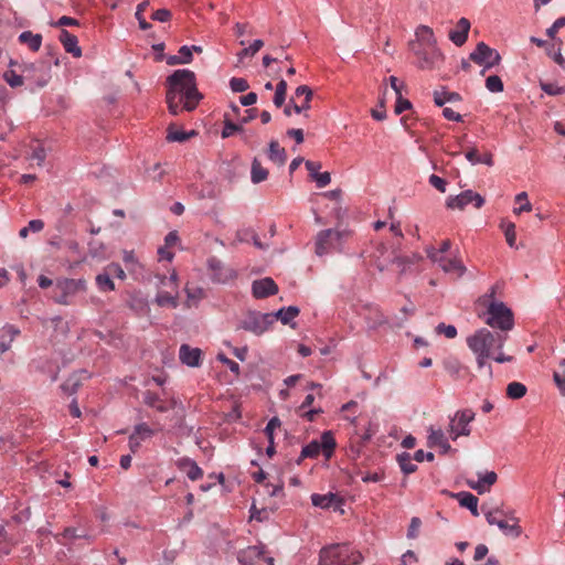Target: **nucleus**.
<instances>
[{
  "mask_svg": "<svg viewBox=\"0 0 565 565\" xmlns=\"http://www.w3.org/2000/svg\"><path fill=\"white\" fill-rule=\"evenodd\" d=\"M500 227L504 232L508 245L514 247L516 242L515 224L510 221H502Z\"/></svg>",
  "mask_w": 565,
  "mask_h": 565,
  "instance_id": "37998d69",
  "label": "nucleus"
},
{
  "mask_svg": "<svg viewBox=\"0 0 565 565\" xmlns=\"http://www.w3.org/2000/svg\"><path fill=\"white\" fill-rule=\"evenodd\" d=\"M476 414L470 408L457 411L450 417L447 433L452 440H457L461 436L471 434L470 423L475 420Z\"/></svg>",
  "mask_w": 565,
  "mask_h": 565,
  "instance_id": "6e6552de",
  "label": "nucleus"
},
{
  "mask_svg": "<svg viewBox=\"0 0 565 565\" xmlns=\"http://www.w3.org/2000/svg\"><path fill=\"white\" fill-rule=\"evenodd\" d=\"M553 377L561 394L565 396V359L559 362L558 370L554 372Z\"/></svg>",
  "mask_w": 565,
  "mask_h": 565,
  "instance_id": "c03bdc74",
  "label": "nucleus"
},
{
  "mask_svg": "<svg viewBox=\"0 0 565 565\" xmlns=\"http://www.w3.org/2000/svg\"><path fill=\"white\" fill-rule=\"evenodd\" d=\"M470 25L471 24L468 19H466V18L459 19V21L457 22L456 29L451 30L449 32L450 41L457 46L463 45L468 39Z\"/></svg>",
  "mask_w": 565,
  "mask_h": 565,
  "instance_id": "5701e85b",
  "label": "nucleus"
},
{
  "mask_svg": "<svg viewBox=\"0 0 565 565\" xmlns=\"http://www.w3.org/2000/svg\"><path fill=\"white\" fill-rule=\"evenodd\" d=\"M414 457L408 452H402L396 456L398 466L404 475H411L417 470V466L413 463Z\"/></svg>",
  "mask_w": 565,
  "mask_h": 565,
  "instance_id": "c9c22d12",
  "label": "nucleus"
},
{
  "mask_svg": "<svg viewBox=\"0 0 565 565\" xmlns=\"http://www.w3.org/2000/svg\"><path fill=\"white\" fill-rule=\"evenodd\" d=\"M428 433L429 434H428V438H427V445L430 448L438 447L444 441L447 440V437L445 436V433L440 428L435 429L431 426V427H429Z\"/></svg>",
  "mask_w": 565,
  "mask_h": 565,
  "instance_id": "ea45409f",
  "label": "nucleus"
},
{
  "mask_svg": "<svg viewBox=\"0 0 565 565\" xmlns=\"http://www.w3.org/2000/svg\"><path fill=\"white\" fill-rule=\"evenodd\" d=\"M508 335L495 333L487 328H481L467 338V345L476 355L479 370L487 367L488 376H493L492 367L488 360L492 358V351H500L504 347Z\"/></svg>",
  "mask_w": 565,
  "mask_h": 565,
  "instance_id": "f03ea898",
  "label": "nucleus"
},
{
  "mask_svg": "<svg viewBox=\"0 0 565 565\" xmlns=\"http://www.w3.org/2000/svg\"><path fill=\"white\" fill-rule=\"evenodd\" d=\"M498 475L494 471H488L480 476L478 480H468L467 484L470 489L483 494L490 491V488L497 482Z\"/></svg>",
  "mask_w": 565,
  "mask_h": 565,
  "instance_id": "412c9836",
  "label": "nucleus"
},
{
  "mask_svg": "<svg viewBox=\"0 0 565 565\" xmlns=\"http://www.w3.org/2000/svg\"><path fill=\"white\" fill-rule=\"evenodd\" d=\"M469 58L476 64L483 66L481 74L500 64L501 56L499 52L491 49L484 42H479L476 49L470 53Z\"/></svg>",
  "mask_w": 565,
  "mask_h": 565,
  "instance_id": "9b49d317",
  "label": "nucleus"
},
{
  "mask_svg": "<svg viewBox=\"0 0 565 565\" xmlns=\"http://www.w3.org/2000/svg\"><path fill=\"white\" fill-rule=\"evenodd\" d=\"M58 40L67 53L77 58L82 56V49L78 45V39L76 35L63 29L60 33Z\"/></svg>",
  "mask_w": 565,
  "mask_h": 565,
  "instance_id": "b1692460",
  "label": "nucleus"
},
{
  "mask_svg": "<svg viewBox=\"0 0 565 565\" xmlns=\"http://www.w3.org/2000/svg\"><path fill=\"white\" fill-rule=\"evenodd\" d=\"M252 292L256 299L267 298L278 292V286L271 278L255 280L252 285Z\"/></svg>",
  "mask_w": 565,
  "mask_h": 565,
  "instance_id": "aec40b11",
  "label": "nucleus"
},
{
  "mask_svg": "<svg viewBox=\"0 0 565 565\" xmlns=\"http://www.w3.org/2000/svg\"><path fill=\"white\" fill-rule=\"evenodd\" d=\"M483 514L488 524L497 525L504 535L514 539L521 536L522 529L519 524L520 520L512 510H504L502 508H486L482 507Z\"/></svg>",
  "mask_w": 565,
  "mask_h": 565,
  "instance_id": "20e7f679",
  "label": "nucleus"
},
{
  "mask_svg": "<svg viewBox=\"0 0 565 565\" xmlns=\"http://www.w3.org/2000/svg\"><path fill=\"white\" fill-rule=\"evenodd\" d=\"M242 565H274V558L269 556L264 546H248L239 551L237 556Z\"/></svg>",
  "mask_w": 565,
  "mask_h": 565,
  "instance_id": "f8f14e48",
  "label": "nucleus"
},
{
  "mask_svg": "<svg viewBox=\"0 0 565 565\" xmlns=\"http://www.w3.org/2000/svg\"><path fill=\"white\" fill-rule=\"evenodd\" d=\"M87 289V282L85 279H72V278H61L55 282V290L58 292L54 297V301L58 305L68 306L73 302V298L85 292Z\"/></svg>",
  "mask_w": 565,
  "mask_h": 565,
  "instance_id": "0eeeda50",
  "label": "nucleus"
},
{
  "mask_svg": "<svg viewBox=\"0 0 565 565\" xmlns=\"http://www.w3.org/2000/svg\"><path fill=\"white\" fill-rule=\"evenodd\" d=\"M230 87L234 93H243L249 88L248 82L243 77H232Z\"/></svg>",
  "mask_w": 565,
  "mask_h": 565,
  "instance_id": "5fc2aeb1",
  "label": "nucleus"
},
{
  "mask_svg": "<svg viewBox=\"0 0 565 565\" xmlns=\"http://www.w3.org/2000/svg\"><path fill=\"white\" fill-rule=\"evenodd\" d=\"M312 505L320 509H330L339 510L343 512L342 505L344 503L343 499L335 493L329 492L326 494L313 493L311 495Z\"/></svg>",
  "mask_w": 565,
  "mask_h": 565,
  "instance_id": "6ab92c4d",
  "label": "nucleus"
},
{
  "mask_svg": "<svg viewBox=\"0 0 565 565\" xmlns=\"http://www.w3.org/2000/svg\"><path fill=\"white\" fill-rule=\"evenodd\" d=\"M438 333H444L446 338L454 339L457 335V329L452 324L439 323L436 328Z\"/></svg>",
  "mask_w": 565,
  "mask_h": 565,
  "instance_id": "052dcab7",
  "label": "nucleus"
},
{
  "mask_svg": "<svg viewBox=\"0 0 565 565\" xmlns=\"http://www.w3.org/2000/svg\"><path fill=\"white\" fill-rule=\"evenodd\" d=\"M409 45L411 50L417 56V66L422 70H434L444 61V54L437 46Z\"/></svg>",
  "mask_w": 565,
  "mask_h": 565,
  "instance_id": "9d476101",
  "label": "nucleus"
},
{
  "mask_svg": "<svg viewBox=\"0 0 565 565\" xmlns=\"http://www.w3.org/2000/svg\"><path fill=\"white\" fill-rule=\"evenodd\" d=\"M242 129H243L242 124H235V122L231 121L230 119H225L221 136H222V138L225 139V138L233 136L235 132L241 134Z\"/></svg>",
  "mask_w": 565,
  "mask_h": 565,
  "instance_id": "603ef678",
  "label": "nucleus"
},
{
  "mask_svg": "<svg viewBox=\"0 0 565 565\" xmlns=\"http://www.w3.org/2000/svg\"><path fill=\"white\" fill-rule=\"evenodd\" d=\"M300 310L296 306L282 307L277 312H270L274 316V322L280 320L282 324H290L299 315Z\"/></svg>",
  "mask_w": 565,
  "mask_h": 565,
  "instance_id": "7c9ffc66",
  "label": "nucleus"
},
{
  "mask_svg": "<svg viewBox=\"0 0 565 565\" xmlns=\"http://www.w3.org/2000/svg\"><path fill=\"white\" fill-rule=\"evenodd\" d=\"M167 86L166 102L171 115L194 110L203 98L196 87L195 74L190 70L174 71L167 77Z\"/></svg>",
  "mask_w": 565,
  "mask_h": 565,
  "instance_id": "f257e3e1",
  "label": "nucleus"
},
{
  "mask_svg": "<svg viewBox=\"0 0 565 565\" xmlns=\"http://www.w3.org/2000/svg\"><path fill=\"white\" fill-rule=\"evenodd\" d=\"M394 254L395 250L390 249L384 243H379L371 255V260L377 270L383 273L394 258Z\"/></svg>",
  "mask_w": 565,
  "mask_h": 565,
  "instance_id": "a211bd4d",
  "label": "nucleus"
},
{
  "mask_svg": "<svg viewBox=\"0 0 565 565\" xmlns=\"http://www.w3.org/2000/svg\"><path fill=\"white\" fill-rule=\"evenodd\" d=\"M264 45L263 40H254L253 43L243 49L238 54L237 57L239 61H242L247 55H255Z\"/></svg>",
  "mask_w": 565,
  "mask_h": 565,
  "instance_id": "864d4df0",
  "label": "nucleus"
},
{
  "mask_svg": "<svg viewBox=\"0 0 565 565\" xmlns=\"http://www.w3.org/2000/svg\"><path fill=\"white\" fill-rule=\"evenodd\" d=\"M461 96L456 92H448L445 87L441 90L434 92V103L443 107L447 102H461Z\"/></svg>",
  "mask_w": 565,
  "mask_h": 565,
  "instance_id": "f704fd0d",
  "label": "nucleus"
},
{
  "mask_svg": "<svg viewBox=\"0 0 565 565\" xmlns=\"http://www.w3.org/2000/svg\"><path fill=\"white\" fill-rule=\"evenodd\" d=\"M416 41L411 44L420 46H437L433 29L427 25H419L416 30Z\"/></svg>",
  "mask_w": 565,
  "mask_h": 565,
  "instance_id": "cd10ccee",
  "label": "nucleus"
},
{
  "mask_svg": "<svg viewBox=\"0 0 565 565\" xmlns=\"http://www.w3.org/2000/svg\"><path fill=\"white\" fill-rule=\"evenodd\" d=\"M268 170L263 167L258 158H254L250 167V180L254 184H258L268 178Z\"/></svg>",
  "mask_w": 565,
  "mask_h": 565,
  "instance_id": "72a5a7b5",
  "label": "nucleus"
},
{
  "mask_svg": "<svg viewBox=\"0 0 565 565\" xmlns=\"http://www.w3.org/2000/svg\"><path fill=\"white\" fill-rule=\"evenodd\" d=\"M455 498L458 500L459 504L463 508H467L472 515L478 516V498L467 491H461L455 494Z\"/></svg>",
  "mask_w": 565,
  "mask_h": 565,
  "instance_id": "c85d7f7f",
  "label": "nucleus"
},
{
  "mask_svg": "<svg viewBox=\"0 0 565 565\" xmlns=\"http://www.w3.org/2000/svg\"><path fill=\"white\" fill-rule=\"evenodd\" d=\"M515 202L520 203L519 207H514L513 212L515 214H520L522 212H531L532 211V204L529 201L527 193L521 192L516 194Z\"/></svg>",
  "mask_w": 565,
  "mask_h": 565,
  "instance_id": "8fccbe9b",
  "label": "nucleus"
},
{
  "mask_svg": "<svg viewBox=\"0 0 565 565\" xmlns=\"http://www.w3.org/2000/svg\"><path fill=\"white\" fill-rule=\"evenodd\" d=\"M281 425L280 420L278 417H273L271 419H269V422L267 423L266 427H265V434L268 438V441H273L274 439V430L279 427Z\"/></svg>",
  "mask_w": 565,
  "mask_h": 565,
  "instance_id": "680f3d73",
  "label": "nucleus"
},
{
  "mask_svg": "<svg viewBox=\"0 0 565 565\" xmlns=\"http://www.w3.org/2000/svg\"><path fill=\"white\" fill-rule=\"evenodd\" d=\"M156 302L160 307L169 306L171 308H177L179 306L178 292L175 295H171L167 291H160L156 296Z\"/></svg>",
  "mask_w": 565,
  "mask_h": 565,
  "instance_id": "58836bf2",
  "label": "nucleus"
},
{
  "mask_svg": "<svg viewBox=\"0 0 565 565\" xmlns=\"http://www.w3.org/2000/svg\"><path fill=\"white\" fill-rule=\"evenodd\" d=\"M486 87L491 93H501L503 92V82L498 75H490L486 79Z\"/></svg>",
  "mask_w": 565,
  "mask_h": 565,
  "instance_id": "3c124183",
  "label": "nucleus"
},
{
  "mask_svg": "<svg viewBox=\"0 0 565 565\" xmlns=\"http://www.w3.org/2000/svg\"><path fill=\"white\" fill-rule=\"evenodd\" d=\"M420 524H422V521L419 518H417V516L412 518L408 530H407L408 539L417 537Z\"/></svg>",
  "mask_w": 565,
  "mask_h": 565,
  "instance_id": "774afa93",
  "label": "nucleus"
},
{
  "mask_svg": "<svg viewBox=\"0 0 565 565\" xmlns=\"http://www.w3.org/2000/svg\"><path fill=\"white\" fill-rule=\"evenodd\" d=\"M344 236L343 232L335 230H323L320 231L316 237V254L323 256L331 249L335 248L341 243Z\"/></svg>",
  "mask_w": 565,
  "mask_h": 565,
  "instance_id": "4468645a",
  "label": "nucleus"
},
{
  "mask_svg": "<svg viewBox=\"0 0 565 565\" xmlns=\"http://www.w3.org/2000/svg\"><path fill=\"white\" fill-rule=\"evenodd\" d=\"M541 89L550 96H558L565 93V87L558 86L554 83H543L540 84Z\"/></svg>",
  "mask_w": 565,
  "mask_h": 565,
  "instance_id": "6e6d98bb",
  "label": "nucleus"
},
{
  "mask_svg": "<svg viewBox=\"0 0 565 565\" xmlns=\"http://www.w3.org/2000/svg\"><path fill=\"white\" fill-rule=\"evenodd\" d=\"M148 6H149V1L148 0H145V1L140 2L137 6V10H136V13H135L136 19L138 20L139 28L141 30H148V29L151 28V24L149 22H147L146 19L143 18V11H146Z\"/></svg>",
  "mask_w": 565,
  "mask_h": 565,
  "instance_id": "de8ad7c7",
  "label": "nucleus"
},
{
  "mask_svg": "<svg viewBox=\"0 0 565 565\" xmlns=\"http://www.w3.org/2000/svg\"><path fill=\"white\" fill-rule=\"evenodd\" d=\"M565 26V17H561L554 21V23L546 30V34L553 41H556V33L559 29Z\"/></svg>",
  "mask_w": 565,
  "mask_h": 565,
  "instance_id": "bf43d9fd",
  "label": "nucleus"
},
{
  "mask_svg": "<svg viewBox=\"0 0 565 565\" xmlns=\"http://www.w3.org/2000/svg\"><path fill=\"white\" fill-rule=\"evenodd\" d=\"M562 40L553 41L546 47V54L563 70H565V58L562 55Z\"/></svg>",
  "mask_w": 565,
  "mask_h": 565,
  "instance_id": "2f4dec72",
  "label": "nucleus"
},
{
  "mask_svg": "<svg viewBox=\"0 0 565 565\" xmlns=\"http://www.w3.org/2000/svg\"><path fill=\"white\" fill-rule=\"evenodd\" d=\"M274 324V316L262 313L259 311H248L244 319L241 320L238 329L260 335Z\"/></svg>",
  "mask_w": 565,
  "mask_h": 565,
  "instance_id": "1a4fd4ad",
  "label": "nucleus"
},
{
  "mask_svg": "<svg viewBox=\"0 0 565 565\" xmlns=\"http://www.w3.org/2000/svg\"><path fill=\"white\" fill-rule=\"evenodd\" d=\"M202 351L199 348H191L189 344H182L179 351L180 361L190 366L198 367L201 364Z\"/></svg>",
  "mask_w": 565,
  "mask_h": 565,
  "instance_id": "4be33fe9",
  "label": "nucleus"
},
{
  "mask_svg": "<svg viewBox=\"0 0 565 565\" xmlns=\"http://www.w3.org/2000/svg\"><path fill=\"white\" fill-rule=\"evenodd\" d=\"M310 109V104L302 103L301 105H297L294 99H290V102L285 106L284 114L289 117L292 113L301 114L307 113Z\"/></svg>",
  "mask_w": 565,
  "mask_h": 565,
  "instance_id": "09e8293b",
  "label": "nucleus"
},
{
  "mask_svg": "<svg viewBox=\"0 0 565 565\" xmlns=\"http://www.w3.org/2000/svg\"><path fill=\"white\" fill-rule=\"evenodd\" d=\"M217 360L221 361L223 364H225L231 370V372H233L234 374H236V375L239 374V365H238V363H236L235 361L228 359L225 354L220 353L217 355Z\"/></svg>",
  "mask_w": 565,
  "mask_h": 565,
  "instance_id": "0e129e2a",
  "label": "nucleus"
},
{
  "mask_svg": "<svg viewBox=\"0 0 565 565\" xmlns=\"http://www.w3.org/2000/svg\"><path fill=\"white\" fill-rule=\"evenodd\" d=\"M157 430L152 428L148 423L141 422L134 426L131 434L128 437V446L132 454H136L142 444L150 440Z\"/></svg>",
  "mask_w": 565,
  "mask_h": 565,
  "instance_id": "dca6fc26",
  "label": "nucleus"
},
{
  "mask_svg": "<svg viewBox=\"0 0 565 565\" xmlns=\"http://www.w3.org/2000/svg\"><path fill=\"white\" fill-rule=\"evenodd\" d=\"M470 203L480 209L484 204V199L472 190H466L456 196H448L446 200V206L451 210H463Z\"/></svg>",
  "mask_w": 565,
  "mask_h": 565,
  "instance_id": "f3484780",
  "label": "nucleus"
},
{
  "mask_svg": "<svg viewBox=\"0 0 565 565\" xmlns=\"http://www.w3.org/2000/svg\"><path fill=\"white\" fill-rule=\"evenodd\" d=\"M391 264H395L399 270V276H402L407 267L412 264L408 257L401 256L396 252L394 254V258L392 259Z\"/></svg>",
  "mask_w": 565,
  "mask_h": 565,
  "instance_id": "13d9d810",
  "label": "nucleus"
},
{
  "mask_svg": "<svg viewBox=\"0 0 565 565\" xmlns=\"http://www.w3.org/2000/svg\"><path fill=\"white\" fill-rule=\"evenodd\" d=\"M428 181H429V184L431 186H434L436 190H438L439 192H441V193L446 192L447 182L445 179H443L436 174H431L429 177Z\"/></svg>",
  "mask_w": 565,
  "mask_h": 565,
  "instance_id": "e2e57ef3",
  "label": "nucleus"
},
{
  "mask_svg": "<svg viewBox=\"0 0 565 565\" xmlns=\"http://www.w3.org/2000/svg\"><path fill=\"white\" fill-rule=\"evenodd\" d=\"M79 386V381L76 375L70 376L63 384L62 390L67 393L68 395H72L76 393L77 388Z\"/></svg>",
  "mask_w": 565,
  "mask_h": 565,
  "instance_id": "4d7b16f0",
  "label": "nucleus"
},
{
  "mask_svg": "<svg viewBox=\"0 0 565 565\" xmlns=\"http://www.w3.org/2000/svg\"><path fill=\"white\" fill-rule=\"evenodd\" d=\"M3 79L8 83V85L12 88L20 87L23 85V75H19L13 70H8L3 73Z\"/></svg>",
  "mask_w": 565,
  "mask_h": 565,
  "instance_id": "49530a36",
  "label": "nucleus"
},
{
  "mask_svg": "<svg viewBox=\"0 0 565 565\" xmlns=\"http://www.w3.org/2000/svg\"><path fill=\"white\" fill-rule=\"evenodd\" d=\"M195 135H196V132L194 130L185 132L183 130H179L173 127H169L167 139H168V141L183 142V141H186L190 137L195 136Z\"/></svg>",
  "mask_w": 565,
  "mask_h": 565,
  "instance_id": "79ce46f5",
  "label": "nucleus"
},
{
  "mask_svg": "<svg viewBox=\"0 0 565 565\" xmlns=\"http://www.w3.org/2000/svg\"><path fill=\"white\" fill-rule=\"evenodd\" d=\"M178 57L182 64L191 63L193 58L192 50L188 45L181 46L178 51Z\"/></svg>",
  "mask_w": 565,
  "mask_h": 565,
  "instance_id": "69168bd1",
  "label": "nucleus"
},
{
  "mask_svg": "<svg viewBox=\"0 0 565 565\" xmlns=\"http://www.w3.org/2000/svg\"><path fill=\"white\" fill-rule=\"evenodd\" d=\"M268 158L273 162L277 163L278 166H284L287 160V153L286 150L280 147L279 142L277 140H271L268 145Z\"/></svg>",
  "mask_w": 565,
  "mask_h": 565,
  "instance_id": "c756f323",
  "label": "nucleus"
},
{
  "mask_svg": "<svg viewBox=\"0 0 565 565\" xmlns=\"http://www.w3.org/2000/svg\"><path fill=\"white\" fill-rule=\"evenodd\" d=\"M241 138L243 142L252 150L256 149L260 145L258 134L255 130H245L243 128L241 131Z\"/></svg>",
  "mask_w": 565,
  "mask_h": 565,
  "instance_id": "a19ab883",
  "label": "nucleus"
},
{
  "mask_svg": "<svg viewBox=\"0 0 565 565\" xmlns=\"http://www.w3.org/2000/svg\"><path fill=\"white\" fill-rule=\"evenodd\" d=\"M427 257L433 262L439 265V267L445 273H454L457 276H462L466 271V267L457 258H447L445 255H440L439 252H436L435 247H428L426 249Z\"/></svg>",
  "mask_w": 565,
  "mask_h": 565,
  "instance_id": "2eb2a0df",
  "label": "nucleus"
},
{
  "mask_svg": "<svg viewBox=\"0 0 565 565\" xmlns=\"http://www.w3.org/2000/svg\"><path fill=\"white\" fill-rule=\"evenodd\" d=\"M526 386L521 382H511L507 386V396L511 399H520L525 396Z\"/></svg>",
  "mask_w": 565,
  "mask_h": 565,
  "instance_id": "4c0bfd02",
  "label": "nucleus"
},
{
  "mask_svg": "<svg viewBox=\"0 0 565 565\" xmlns=\"http://www.w3.org/2000/svg\"><path fill=\"white\" fill-rule=\"evenodd\" d=\"M96 285L102 291L115 290V284L107 273L98 274L96 276Z\"/></svg>",
  "mask_w": 565,
  "mask_h": 565,
  "instance_id": "a18cd8bd",
  "label": "nucleus"
},
{
  "mask_svg": "<svg viewBox=\"0 0 565 565\" xmlns=\"http://www.w3.org/2000/svg\"><path fill=\"white\" fill-rule=\"evenodd\" d=\"M175 465L180 470L185 471L188 478L192 481H196L203 477V470L194 460L188 457L178 459Z\"/></svg>",
  "mask_w": 565,
  "mask_h": 565,
  "instance_id": "a878e982",
  "label": "nucleus"
},
{
  "mask_svg": "<svg viewBox=\"0 0 565 565\" xmlns=\"http://www.w3.org/2000/svg\"><path fill=\"white\" fill-rule=\"evenodd\" d=\"M19 42L28 45L32 52H38L42 45V35L31 31H23L19 35Z\"/></svg>",
  "mask_w": 565,
  "mask_h": 565,
  "instance_id": "473e14b6",
  "label": "nucleus"
},
{
  "mask_svg": "<svg viewBox=\"0 0 565 565\" xmlns=\"http://www.w3.org/2000/svg\"><path fill=\"white\" fill-rule=\"evenodd\" d=\"M210 278L214 284H227L237 277L234 268L224 265L218 258L212 256L206 262Z\"/></svg>",
  "mask_w": 565,
  "mask_h": 565,
  "instance_id": "ddd939ff",
  "label": "nucleus"
},
{
  "mask_svg": "<svg viewBox=\"0 0 565 565\" xmlns=\"http://www.w3.org/2000/svg\"><path fill=\"white\" fill-rule=\"evenodd\" d=\"M443 365L445 370L455 379L460 376V372L462 371V365L460 361L456 356H448L443 361Z\"/></svg>",
  "mask_w": 565,
  "mask_h": 565,
  "instance_id": "e433bc0d",
  "label": "nucleus"
},
{
  "mask_svg": "<svg viewBox=\"0 0 565 565\" xmlns=\"http://www.w3.org/2000/svg\"><path fill=\"white\" fill-rule=\"evenodd\" d=\"M484 322L493 329L507 332L514 327L513 313L502 301H490Z\"/></svg>",
  "mask_w": 565,
  "mask_h": 565,
  "instance_id": "39448f33",
  "label": "nucleus"
},
{
  "mask_svg": "<svg viewBox=\"0 0 565 565\" xmlns=\"http://www.w3.org/2000/svg\"><path fill=\"white\" fill-rule=\"evenodd\" d=\"M362 561V554L348 544H331L319 554V565H358Z\"/></svg>",
  "mask_w": 565,
  "mask_h": 565,
  "instance_id": "7ed1b4c3",
  "label": "nucleus"
},
{
  "mask_svg": "<svg viewBox=\"0 0 565 565\" xmlns=\"http://www.w3.org/2000/svg\"><path fill=\"white\" fill-rule=\"evenodd\" d=\"M20 334V329L13 324H4L0 329V354L10 350L12 342Z\"/></svg>",
  "mask_w": 565,
  "mask_h": 565,
  "instance_id": "393cba45",
  "label": "nucleus"
},
{
  "mask_svg": "<svg viewBox=\"0 0 565 565\" xmlns=\"http://www.w3.org/2000/svg\"><path fill=\"white\" fill-rule=\"evenodd\" d=\"M335 446L337 443L332 431H323L320 440H312L302 448L300 457L297 459V463L300 465L305 458H316L320 452H322L326 459H330Z\"/></svg>",
  "mask_w": 565,
  "mask_h": 565,
  "instance_id": "423d86ee",
  "label": "nucleus"
},
{
  "mask_svg": "<svg viewBox=\"0 0 565 565\" xmlns=\"http://www.w3.org/2000/svg\"><path fill=\"white\" fill-rule=\"evenodd\" d=\"M143 403L151 408H154L159 413H166L170 408H173L177 404L175 399L170 401V406H167L164 401L154 392L152 391H146L143 393Z\"/></svg>",
  "mask_w": 565,
  "mask_h": 565,
  "instance_id": "bb28decb",
  "label": "nucleus"
},
{
  "mask_svg": "<svg viewBox=\"0 0 565 565\" xmlns=\"http://www.w3.org/2000/svg\"><path fill=\"white\" fill-rule=\"evenodd\" d=\"M129 307L138 312H147L149 310L148 303L142 298H132Z\"/></svg>",
  "mask_w": 565,
  "mask_h": 565,
  "instance_id": "338daca9",
  "label": "nucleus"
}]
</instances>
